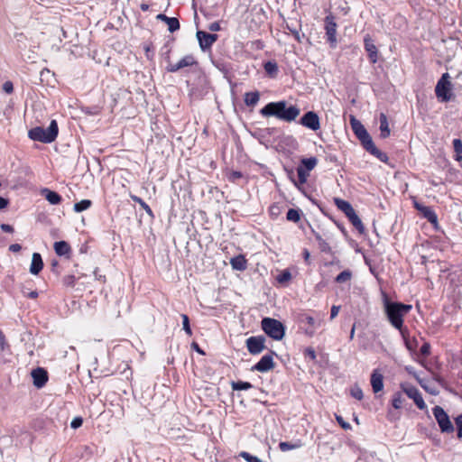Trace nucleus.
Returning a JSON list of instances; mask_svg holds the SVG:
<instances>
[{
    "mask_svg": "<svg viewBox=\"0 0 462 462\" xmlns=\"http://www.w3.org/2000/svg\"><path fill=\"white\" fill-rule=\"evenodd\" d=\"M306 356H310L312 360L316 359V353L315 350L311 347H309L305 351Z\"/></svg>",
    "mask_w": 462,
    "mask_h": 462,
    "instance_id": "6e6d98bb",
    "label": "nucleus"
},
{
    "mask_svg": "<svg viewBox=\"0 0 462 462\" xmlns=\"http://www.w3.org/2000/svg\"><path fill=\"white\" fill-rule=\"evenodd\" d=\"M414 207L427 218L431 224L437 225L438 217L435 212L429 207L421 205L418 202L414 203Z\"/></svg>",
    "mask_w": 462,
    "mask_h": 462,
    "instance_id": "f3484780",
    "label": "nucleus"
},
{
    "mask_svg": "<svg viewBox=\"0 0 462 462\" xmlns=\"http://www.w3.org/2000/svg\"><path fill=\"white\" fill-rule=\"evenodd\" d=\"M83 423V420L80 417H76L72 420L71 423H70V427L72 429H78L79 428Z\"/></svg>",
    "mask_w": 462,
    "mask_h": 462,
    "instance_id": "de8ad7c7",
    "label": "nucleus"
},
{
    "mask_svg": "<svg viewBox=\"0 0 462 462\" xmlns=\"http://www.w3.org/2000/svg\"><path fill=\"white\" fill-rule=\"evenodd\" d=\"M301 445L300 443L291 444L290 442H281L279 448L282 451H289L291 449L299 448Z\"/></svg>",
    "mask_w": 462,
    "mask_h": 462,
    "instance_id": "ea45409f",
    "label": "nucleus"
},
{
    "mask_svg": "<svg viewBox=\"0 0 462 462\" xmlns=\"http://www.w3.org/2000/svg\"><path fill=\"white\" fill-rule=\"evenodd\" d=\"M364 43L365 49L368 52L370 61L375 63L378 58V51L370 35L367 34L365 36Z\"/></svg>",
    "mask_w": 462,
    "mask_h": 462,
    "instance_id": "4468645a",
    "label": "nucleus"
},
{
    "mask_svg": "<svg viewBox=\"0 0 462 462\" xmlns=\"http://www.w3.org/2000/svg\"><path fill=\"white\" fill-rule=\"evenodd\" d=\"M141 9H142L143 11H146V10H148V5H145V4H143V5H141Z\"/></svg>",
    "mask_w": 462,
    "mask_h": 462,
    "instance_id": "e2e57ef3",
    "label": "nucleus"
},
{
    "mask_svg": "<svg viewBox=\"0 0 462 462\" xmlns=\"http://www.w3.org/2000/svg\"><path fill=\"white\" fill-rule=\"evenodd\" d=\"M402 388L407 396L414 401L420 410H424L426 408V403L416 387L406 384L402 385Z\"/></svg>",
    "mask_w": 462,
    "mask_h": 462,
    "instance_id": "6e6552de",
    "label": "nucleus"
},
{
    "mask_svg": "<svg viewBox=\"0 0 462 462\" xmlns=\"http://www.w3.org/2000/svg\"><path fill=\"white\" fill-rule=\"evenodd\" d=\"M131 198L134 202L138 203L142 207V208H143L146 211V213L152 215V209L142 199L136 196H132Z\"/></svg>",
    "mask_w": 462,
    "mask_h": 462,
    "instance_id": "a19ab883",
    "label": "nucleus"
},
{
    "mask_svg": "<svg viewBox=\"0 0 462 462\" xmlns=\"http://www.w3.org/2000/svg\"><path fill=\"white\" fill-rule=\"evenodd\" d=\"M208 29L211 32H217L220 30V25L217 22H214L209 24Z\"/></svg>",
    "mask_w": 462,
    "mask_h": 462,
    "instance_id": "4d7b16f0",
    "label": "nucleus"
},
{
    "mask_svg": "<svg viewBox=\"0 0 462 462\" xmlns=\"http://www.w3.org/2000/svg\"><path fill=\"white\" fill-rule=\"evenodd\" d=\"M7 204H8L7 199L0 197V209L5 208L7 206Z\"/></svg>",
    "mask_w": 462,
    "mask_h": 462,
    "instance_id": "052dcab7",
    "label": "nucleus"
},
{
    "mask_svg": "<svg viewBox=\"0 0 462 462\" xmlns=\"http://www.w3.org/2000/svg\"><path fill=\"white\" fill-rule=\"evenodd\" d=\"M301 322H306L309 327L305 329V334L309 337L315 335L316 329L320 327L322 319H316L311 316L303 315L300 319Z\"/></svg>",
    "mask_w": 462,
    "mask_h": 462,
    "instance_id": "ddd939ff",
    "label": "nucleus"
},
{
    "mask_svg": "<svg viewBox=\"0 0 462 462\" xmlns=\"http://www.w3.org/2000/svg\"><path fill=\"white\" fill-rule=\"evenodd\" d=\"M300 124L312 131H318L320 128L319 117L313 111L307 112L300 118Z\"/></svg>",
    "mask_w": 462,
    "mask_h": 462,
    "instance_id": "9d476101",
    "label": "nucleus"
},
{
    "mask_svg": "<svg viewBox=\"0 0 462 462\" xmlns=\"http://www.w3.org/2000/svg\"><path fill=\"white\" fill-rule=\"evenodd\" d=\"M454 149H455V157L457 161L462 160V142L460 139H455L453 141Z\"/></svg>",
    "mask_w": 462,
    "mask_h": 462,
    "instance_id": "2f4dec72",
    "label": "nucleus"
},
{
    "mask_svg": "<svg viewBox=\"0 0 462 462\" xmlns=\"http://www.w3.org/2000/svg\"><path fill=\"white\" fill-rule=\"evenodd\" d=\"M156 18L158 20L163 21L167 23L168 29L171 32H173L180 29L179 20L175 17H168L163 14H159Z\"/></svg>",
    "mask_w": 462,
    "mask_h": 462,
    "instance_id": "aec40b11",
    "label": "nucleus"
},
{
    "mask_svg": "<svg viewBox=\"0 0 462 462\" xmlns=\"http://www.w3.org/2000/svg\"><path fill=\"white\" fill-rule=\"evenodd\" d=\"M393 406L395 409H400L402 406V397L400 393H397L393 395V401H392Z\"/></svg>",
    "mask_w": 462,
    "mask_h": 462,
    "instance_id": "37998d69",
    "label": "nucleus"
},
{
    "mask_svg": "<svg viewBox=\"0 0 462 462\" xmlns=\"http://www.w3.org/2000/svg\"><path fill=\"white\" fill-rule=\"evenodd\" d=\"M260 113L265 117L275 116L278 119L291 122L300 115V109L293 106L286 107V102L280 101L268 103L261 109Z\"/></svg>",
    "mask_w": 462,
    "mask_h": 462,
    "instance_id": "f03ea898",
    "label": "nucleus"
},
{
    "mask_svg": "<svg viewBox=\"0 0 462 462\" xmlns=\"http://www.w3.org/2000/svg\"><path fill=\"white\" fill-rule=\"evenodd\" d=\"M336 420L344 430L351 429V425L348 422L345 421L341 416L336 415Z\"/></svg>",
    "mask_w": 462,
    "mask_h": 462,
    "instance_id": "49530a36",
    "label": "nucleus"
},
{
    "mask_svg": "<svg viewBox=\"0 0 462 462\" xmlns=\"http://www.w3.org/2000/svg\"><path fill=\"white\" fill-rule=\"evenodd\" d=\"M339 310H340L339 306H336V305L332 306L331 313H330V319H335L337 316V314L339 312Z\"/></svg>",
    "mask_w": 462,
    "mask_h": 462,
    "instance_id": "5fc2aeb1",
    "label": "nucleus"
},
{
    "mask_svg": "<svg viewBox=\"0 0 462 462\" xmlns=\"http://www.w3.org/2000/svg\"><path fill=\"white\" fill-rule=\"evenodd\" d=\"M325 30L327 41L329 42L332 48L337 45V23L332 16H327L325 18Z\"/></svg>",
    "mask_w": 462,
    "mask_h": 462,
    "instance_id": "0eeeda50",
    "label": "nucleus"
},
{
    "mask_svg": "<svg viewBox=\"0 0 462 462\" xmlns=\"http://www.w3.org/2000/svg\"><path fill=\"white\" fill-rule=\"evenodd\" d=\"M350 394L352 397L359 401L362 400L364 397L362 389L356 384L351 387Z\"/></svg>",
    "mask_w": 462,
    "mask_h": 462,
    "instance_id": "58836bf2",
    "label": "nucleus"
},
{
    "mask_svg": "<svg viewBox=\"0 0 462 462\" xmlns=\"http://www.w3.org/2000/svg\"><path fill=\"white\" fill-rule=\"evenodd\" d=\"M318 164V160L315 157L306 158L301 160V165L306 171H312Z\"/></svg>",
    "mask_w": 462,
    "mask_h": 462,
    "instance_id": "c85d7f7f",
    "label": "nucleus"
},
{
    "mask_svg": "<svg viewBox=\"0 0 462 462\" xmlns=\"http://www.w3.org/2000/svg\"><path fill=\"white\" fill-rule=\"evenodd\" d=\"M350 124H351V127H352L355 134L356 135V137L358 139L366 137V134H368V132L366 131L365 126L358 120H356L354 116L351 117Z\"/></svg>",
    "mask_w": 462,
    "mask_h": 462,
    "instance_id": "412c9836",
    "label": "nucleus"
},
{
    "mask_svg": "<svg viewBox=\"0 0 462 462\" xmlns=\"http://www.w3.org/2000/svg\"><path fill=\"white\" fill-rule=\"evenodd\" d=\"M286 217L289 221L297 223L300 219V212L297 209L291 208L288 210Z\"/></svg>",
    "mask_w": 462,
    "mask_h": 462,
    "instance_id": "c9c22d12",
    "label": "nucleus"
},
{
    "mask_svg": "<svg viewBox=\"0 0 462 462\" xmlns=\"http://www.w3.org/2000/svg\"><path fill=\"white\" fill-rule=\"evenodd\" d=\"M3 89L6 93H12L14 89L13 83L11 81L5 82L3 85Z\"/></svg>",
    "mask_w": 462,
    "mask_h": 462,
    "instance_id": "8fccbe9b",
    "label": "nucleus"
},
{
    "mask_svg": "<svg viewBox=\"0 0 462 462\" xmlns=\"http://www.w3.org/2000/svg\"><path fill=\"white\" fill-rule=\"evenodd\" d=\"M371 385L374 393H378L383 389V376L378 370H374L371 374Z\"/></svg>",
    "mask_w": 462,
    "mask_h": 462,
    "instance_id": "a211bd4d",
    "label": "nucleus"
},
{
    "mask_svg": "<svg viewBox=\"0 0 462 462\" xmlns=\"http://www.w3.org/2000/svg\"><path fill=\"white\" fill-rule=\"evenodd\" d=\"M305 257H309V253L308 252L305 253Z\"/></svg>",
    "mask_w": 462,
    "mask_h": 462,
    "instance_id": "338daca9",
    "label": "nucleus"
},
{
    "mask_svg": "<svg viewBox=\"0 0 462 462\" xmlns=\"http://www.w3.org/2000/svg\"><path fill=\"white\" fill-rule=\"evenodd\" d=\"M59 128L57 122L55 120H51L48 128L44 129L40 126L32 128L28 132V136L33 141H38L43 143H50L57 138Z\"/></svg>",
    "mask_w": 462,
    "mask_h": 462,
    "instance_id": "7ed1b4c3",
    "label": "nucleus"
},
{
    "mask_svg": "<svg viewBox=\"0 0 462 462\" xmlns=\"http://www.w3.org/2000/svg\"><path fill=\"white\" fill-rule=\"evenodd\" d=\"M91 205H92L91 200L82 199L79 202L74 204V210L76 212H82V211L89 208L91 207Z\"/></svg>",
    "mask_w": 462,
    "mask_h": 462,
    "instance_id": "c756f323",
    "label": "nucleus"
},
{
    "mask_svg": "<svg viewBox=\"0 0 462 462\" xmlns=\"http://www.w3.org/2000/svg\"><path fill=\"white\" fill-rule=\"evenodd\" d=\"M457 434L459 439L462 438V414L458 415L456 419Z\"/></svg>",
    "mask_w": 462,
    "mask_h": 462,
    "instance_id": "c03bdc74",
    "label": "nucleus"
},
{
    "mask_svg": "<svg viewBox=\"0 0 462 462\" xmlns=\"http://www.w3.org/2000/svg\"><path fill=\"white\" fill-rule=\"evenodd\" d=\"M354 335H355V326L352 328L351 329V332H350V338H353L354 337Z\"/></svg>",
    "mask_w": 462,
    "mask_h": 462,
    "instance_id": "0e129e2a",
    "label": "nucleus"
},
{
    "mask_svg": "<svg viewBox=\"0 0 462 462\" xmlns=\"http://www.w3.org/2000/svg\"><path fill=\"white\" fill-rule=\"evenodd\" d=\"M349 221L352 223V225L360 232L363 233L365 230L364 225L359 218V217L356 215V211L353 213V215H349L347 217Z\"/></svg>",
    "mask_w": 462,
    "mask_h": 462,
    "instance_id": "cd10ccee",
    "label": "nucleus"
},
{
    "mask_svg": "<svg viewBox=\"0 0 462 462\" xmlns=\"http://www.w3.org/2000/svg\"><path fill=\"white\" fill-rule=\"evenodd\" d=\"M240 457L247 462H263L259 457L249 454L248 452L242 451Z\"/></svg>",
    "mask_w": 462,
    "mask_h": 462,
    "instance_id": "79ce46f5",
    "label": "nucleus"
},
{
    "mask_svg": "<svg viewBox=\"0 0 462 462\" xmlns=\"http://www.w3.org/2000/svg\"><path fill=\"white\" fill-rule=\"evenodd\" d=\"M260 99V94L258 91L247 92L245 94V103L248 106H254Z\"/></svg>",
    "mask_w": 462,
    "mask_h": 462,
    "instance_id": "bb28decb",
    "label": "nucleus"
},
{
    "mask_svg": "<svg viewBox=\"0 0 462 462\" xmlns=\"http://www.w3.org/2000/svg\"><path fill=\"white\" fill-rule=\"evenodd\" d=\"M448 73H444L438 81L435 92L439 99L442 102L449 101L452 98L451 83Z\"/></svg>",
    "mask_w": 462,
    "mask_h": 462,
    "instance_id": "39448f33",
    "label": "nucleus"
},
{
    "mask_svg": "<svg viewBox=\"0 0 462 462\" xmlns=\"http://www.w3.org/2000/svg\"><path fill=\"white\" fill-rule=\"evenodd\" d=\"M250 388H252V384L247 382L238 381L232 383V389L236 391L248 390Z\"/></svg>",
    "mask_w": 462,
    "mask_h": 462,
    "instance_id": "473e14b6",
    "label": "nucleus"
},
{
    "mask_svg": "<svg viewBox=\"0 0 462 462\" xmlns=\"http://www.w3.org/2000/svg\"><path fill=\"white\" fill-rule=\"evenodd\" d=\"M196 35L202 50L209 48L217 40V34L208 33L203 31H198Z\"/></svg>",
    "mask_w": 462,
    "mask_h": 462,
    "instance_id": "f8f14e48",
    "label": "nucleus"
},
{
    "mask_svg": "<svg viewBox=\"0 0 462 462\" xmlns=\"http://www.w3.org/2000/svg\"><path fill=\"white\" fill-rule=\"evenodd\" d=\"M22 249V246L19 244H13L10 245L9 250L17 253Z\"/></svg>",
    "mask_w": 462,
    "mask_h": 462,
    "instance_id": "bf43d9fd",
    "label": "nucleus"
},
{
    "mask_svg": "<svg viewBox=\"0 0 462 462\" xmlns=\"http://www.w3.org/2000/svg\"><path fill=\"white\" fill-rule=\"evenodd\" d=\"M274 367L273 358L271 355L263 356L260 361L254 365V369L264 373L272 370Z\"/></svg>",
    "mask_w": 462,
    "mask_h": 462,
    "instance_id": "2eb2a0df",
    "label": "nucleus"
},
{
    "mask_svg": "<svg viewBox=\"0 0 462 462\" xmlns=\"http://www.w3.org/2000/svg\"><path fill=\"white\" fill-rule=\"evenodd\" d=\"M64 283L67 286L73 287L75 284V277L73 275H68L64 278Z\"/></svg>",
    "mask_w": 462,
    "mask_h": 462,
    "instance_id": "09e8293b",
    "label": "nucleus"
},
{
    "mask_svg": "<svg viewBox=\"0 0 462 462\" xmlns=\"http://www.w3.org/2000/svg\"><path fill=\"white\" fill-rule=\"evenodd\" d=\"M352 273L348 270L341 272L337 277L336 282L339 283L346 282L351 279Z\"/></svg>",
    "mask_w": 462,
    "mask_h": 462,
    "instance_id": "e433bc0d",
    "label": "nucleus"
},
{
    "mask_svg": "<svg viewBox=\"0 0 462 462\" xmlns=\"http://www.w3.org/2000/svg\"><path fill=\"white\" fill-rule=\"evenodd\" d=\"M181 317H182L183 329L187 332L188 335H191V329L189 327V321L188 316L183 314Z\"/></svg>",
    "mask_w": 462,
    "mask_h": 462,
    "instance_id": "a18cd8bd",
    "label": "nucleus"
},
{
    "mask_svg": "<svg viewBox=\"0 0 462 462\" xmlns=\"http://www.w3.org/2000/svg\"><path fill=\"white\" fill-rule=\"evenodd\" d=\"M230 264L234 270L245 271L247 267V261L244 255L240 254L231 258Z\"/></svg>",
    "mask_w": 462,
    "mask_h": 462,
    "instance_id": "5701e85b",
    "label": "nucleus"
},
{
    "mask_svg": "<svg viewBox=\"0 0 462 462\" xmlns=\"http://www.w3.org/2000/svg\"><path fill=\"white\" fill-rule=\"evenodd\" d=\"M265 339L263 337H250L246 339V346L252 355H257L261 353L265 346H264Z\"/></svg>",
    "mask_w": 462,
    "mask_h": 462,
    "instance_id": "9b49d317",
    "label": "nucleus"
},
{
    "mask_svg": "<svg viewBox=\"0 0 462 462\" xmlns=\"http://www.w3.org/2000/svg\"><path fill=\"white\" fill-rule=\"evenodd\" d=\"M262 328L269 337L275 340L282 339L285 334L282 323L272 318L263 319Z\"/></svg>",
    "mask_w": 462,
    "mask_h": 462,
    "instance_id": "20e7f679",
    "label": "nucleus"
},
{
    "mask_svg": "<svg viewBox=\"0 0 462 462\" xmlns=\"http://www.w3.org/2000/svg\"><path fill=\"white\" fill-rule=\"evenodd\" d=\"M420 383L421 387H423L430 393H431L433 395H436L438 393V391H436L434 388H432L430 386L426 385L422 381H420Z\"/></svg>",
    "mask_w": 462,
    "mask_h": 462,
    "instance_id": "603ef678",
    "label": "nucleus"
},
{
    "mask_svg": "<svg viewBox=\"0 0 462 462\" xmlns=\"http://www.w3.org/2000/svg\"><path fill=\"white\" fill-rule=\"evenodd\" d=\"M430 346L428 343H425L420 347V353L423 356H428L430 354Z\"/></svg>",
    "mask_w": 462,
    "mask_h": 462,
    "instance_id": "864d4df0",
    "label": "nucleus"
},
{
    "mask_svg": "<svg viewBox=\"0 0 462 462\" xmlns=\"http://www.w3.org/2000/svg\"><path fill=\"white\" fill-rule=\"evenodd\" d=\"M55 253L60 255H68L70 253V246L65 241H59L54 244Z\"/></svg>",
    "mask_w": 462,
    "mask_h": 462,
    "instance_id": "393cba45",
    "label": "nucleus"
},
{
    "mask_svg": "<svg viewBox=\"0 0 462 462\" xmlns=\"http://www.w3.org/2000/svg\"><path fill=\"white\" fill-rule=\"evenodd\" d=\"M412 309L410 304L391 301L388 298L383 300V310L390 324L398 329L402 335L403 332V317L407 315Z\"/></svg>",
    "mask_w": 462,
    "mask_h": 462,
    "instance_id": "f257e3e1",
    "label": "nucleus"
},
{
    "mask_svg": "<svg viewBox=\"0 0 462 462\" xmlns=\"http://www.w3.org/2000/svg\"><path fill=\"white\" fill-rule=\"evenodd\" d=\"M334 201L337 208L344 212L346 217H348L349 215H353V213L355 212V209L348 201L338 198L335 199Z\"/></svg>",
    "mask_w": 462,
    "mask_h": 462,
    "instance_id": "b1692460",
    "label": "nucleus"
},
{
    "mask_svg": "<svg viewBox=\"0 0 462 462\" xmlns=\"http://www.w3.org/2000/svg\"><path fill=\"white\" fill-rule=\"evenodd\" d=\"M264 70L270 76H275L278 72V67L275 62L268 61L264 64Z\"/></svg>",
    "mask_w": 462,
    "mask_h": 462,
    "instance_id": "7c9ffc66",
    "label": "nucleus"
},
{
    "mask_svg": "<svg viewBox=\"0 0 462 462\" xmlns=\"http://www.w3.org/2000/svg\"><path fill=\"white\" fill-rule=\"evenodd\" d=\"M0 227H1V229L4 232H7V233H13L14 232L13 226L8 225V224H2Z\"/></svg>",
    "mask_w": 462,
    "mask_h": 462,
    "instance_id": "13d9d810",
    "label": "nucleus"
},
{
    "mask_svg": "<svg viewBox=\"0 0 462 462\" xmlns=\"http://www.w3.org/2000/svg\"><path fill=\"white\" fill-rule=\"evenodd\" d=\"M380 135L382 138H387L390 135L388 120L383 113L380 115Z\"/></svg>",
    "mask_w": 462,
    "mask_h": 462,
    "instance_id": "a878e982",
    "label": "nucleus"
},
{
    "mask_svg": "<svg viewBox=\"0 0 462 462\" xmlns=\"http://www.w3.org/2000/svg\"><path fill=\"white\" fill-rule=\"evenodd\" d=\"M291 279V273L289 270H284L277 277L276 280L280 283H286Z\"/></svg>",
    "mask_w": 462,
    "mask_h": 462,
    "instance_id": "4c0bfd02",
    "label": "nucleus"
},
{
    "mask_svg": "<svg viewBox=\"0 0 462 462\" xmlns=\"http://www.w3.org/2000/svg\"><path fill=\"white\" fill-rule=\"evenodd\" d=\"M297 174L299 178V182L300 184H304L309 177V171H306L302 166H299L297 168Z\"/></svg>",
    "mask_w": 462,
    "mask_h": 462,
    "instance_id": "f704fd0d",
    "label": "nucleus"
},
{
    "mask_svg": "<svg viewBox=\"0 0 462 462\" xmlns=\"http://www.w3.org/2000/svg\"><path fill=\"white\" fill-rule=\"evenodd\" d=\"M181 68L179 67V61L176 62V63H171L167 67V70L170 71V72H176V71H178Z\"/></svg>",
    "mask_w": 462,
    "mask_h": 462,
    "instance_id": "3c124183",
    "label": "nucleus"
},
{
    "mask_svg": "<svg viewBox=\"0 0 462 462\" xmlns=\"http://www.w3.org/2000/svg\"><path fill=\"white\" fill-rule=\"evenodd\" d=\"M359 140L367 152L380 159L382 162H385L387 160V155L376 148L369 134H366V137H363Z\"/></svg>",
    "mask_w": 462,
    "mask_h": 462,
    "instance_id": "1a4fd4ad",
    "label": "nucleus"
},
{
    "mask_svg": "<svg viewBox=\"0 0 462 462\" xmlns=\"http://www.w3.org/2000/svg\"><path fill=\"white\" fill-rule=\"evenodd\" d=\"M43 267L42 258L40 254L33 253L32 256V263L30 266V273L33 275H37Z\"/></svg>",
    "mask_w": 462,
    "mask_h": 462,
    "instance_id": "6ab92c4d",
    "label": "nucleus"
},
{
    "mask_svg": "<svg viewBox=\"0 0 462 462\" xmlns=\"http://www.w3.org/2000/svg\"><path fill=\"white\" fill-rule=\"evenodd\" d=\"M433 415L442 432H452L454 430L453 424L451 423L448 415L440 406L433 408Z\"/></svg>",
    "mask_w": 462,
    "mask_h": 462,
    "instance_id": "423d86ee",
    "label": "nucleus"
},
{
    "mask_svg": "<svg viewBox=\"0 0 462 462\" xmlns=\"http://www.w3.org/2000/svg\"><path fill=\"white\" fill-rule=\"evenodd\" d=\"M41 194L43 195L48 202L51 205H58L61 201V197L57 192L49 189H42L41 190Z\"/></svg>",
    "mask_w": 462,
    "mask_h": 462,
    "instance_id": "4be33fe9",
    "label": "nucleus"
},
{
    "mask_svg": "<svg viewBox=\"0 0 462 462\" xmlns=\"http://www.w3.org/2000/svg\"><path fill=\"white\" fill-rule=\"evenodd\" d=\"M32 376L33 379V384L38 388L42 387L48 380L47 373L42 368L33 369L32 371Z\"/></svg>",
    "mask_w": 462,
    "mask_h": 462,
    "instance_id": "dca6fc26",
    "label": "nucleus"
},
{
    "mask_svg": "<svg viewBox=\"0 0 462 462\" xmlns=\"http://www.w3.org/2000/svg\"><path fill=\"white\" fill-rule=\"evenodd\" d=\"M194 347L196 348V350L200 353V354H203V352L199 349V347L198 346L197 344H194Z\"/></svg>",
    "mask_w": 462,
    "mask_h": 462,
    "instance_id": "69168bd1",
    "label": "nucleus"
},
{
    "mask_svg": "<svg viewBox=\"0 0 462 462\" xmlns=\"http://www.w3.org/2000/svg\"><path fill=\"white\" fill-rule=\"evenodd\" d=\"M27 297L35 299L38 297V292L36 291H32L27 294Z\"/></svg>",
    "mask_w": 462,
    "mask_h": 462,
    "instance_id": "680f3d73",
    "label": "nucleus"
},
{
    "mask_svg": "<svg viewBox=\"0 0 462 462\" xmlns=\"http://www.w3.org/2000/svg\"><path fill=\"white\" fill-rule=\"evenodd\" d=\"M195 63V59L192 55H187L179 60V67L181 69L191 66Z\"/></svg>",
    "mask_w": 462,
    "mask_h": 462,
    "instance_id": "72a5a7b5",
    "label": "nucleus"
}]
</instances>
